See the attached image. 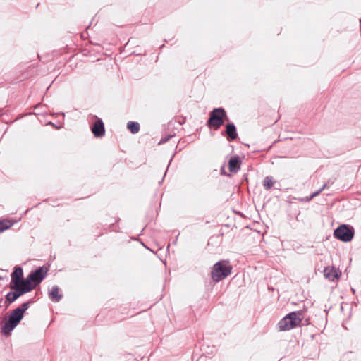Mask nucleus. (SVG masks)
I'll use <instances>...</instances> for the list:
<instances>
[{"mask_svg":"<svg viewBox=\"0 0 361 361\" xmlns=\"http://www.w3.org/2000/svg\"><path fill=\"white\" fill-rule=\"evenodd\" d=\"M11 289L15 290L14 292H9L6 295V299L9 303H12L16 301L20 296L25 294L20 286L18 288H11Z\"/></svg>","mask_w":361,"mask_h":361,"instance_id":"obj_8","label":"nucleus"},{"mask_svg":"<svg viewBox=\"0 0 361 361\" xmlns=\"http://www.w3.org/2000/svg\"><path fill=\"white\" fill-rule=\"evenodd\" d=\"M104 126L102 120H97L93 127L92 128V132L95 137H100L104 135Z\"/></svg>","mask_w":361,"mask_h":361,"instance_id":"obj_9","label":"nucleus"},{"mask_svg":"<svg viewBox=\"0 0 361 361\" xmlns=\"http://www.w3.org/2000/svg\"><path fill=\"white\" fill-rule=\"evenodd\" d=\"M324 275L326 279L329 281H334L335 279L338 278V271L334 267H327L324 270Z\"/></svg>","mask_w":361,"mask_h":361,"instance_id":"obj_11","label":"nucleus"},{"mask_svg":"<svg viewBox=\"0 0 361 361\" xmlns=\"http://www.w3.org/2000/svg\"><path fill=\"white\" fill-rule=\"evenodd\" d=\"M334 235L343 242H350L353 238L354 229L350 226L343 224L334 230Z\"/></svg>","mask_w":361,"mask_h":361,"instance_id":"obj_5","label":"nucleus"},{"mask_svg":"<svg viewBox=\"0 0 361 361\" xmlns=\"http://www.w3.org/2000/svg\"><path fill=\"white\" fill-rule=\"evenodd\" d=\"M49 297L51 301L58 302L62 298V295L59 293V288L57 286H54L51 288L49 293Z\"/></svg>","mask_w":361,"mask_h":361,"instance_id":"obj_13","label":"nucleus"},{"mask_svg":"<svg viewBox=\"0 0 361 361\" xmlns=\"http://www.w3.org/2000/svg\"><path fill=\"white\" fill-rule=\"evenodd\" d=\"M273 185L274 183L272 181L271 177L267 176L263 181V185L265 188V189H270L273 186Z\"/></svg>","mask_w":361,"mask_h":361,"instance_id":"obj_17","label":"nucleus"},{"mask_svg":"<svg viewBox=\"0 0 361 361\" xmlns=\"http://www.w3.org/2000/svg\"><path fill=\"white\" fill-rule=\"evenodd\" d=\"M302 321V313L292 312L284 317L278 324L280 331H288L298 326Z\"/></svg>","mask_w":361,"mask_h":361,"instance_id":"obj_2","label":"nucleus"},{"mask_svg":"<svg viewBox=\"0 0 361 361\" xmlns=\"http://www.w3.org/2000/svg\"><path fill=\"white\" fill-rule=\"evenodd\" d=\"M11 280L10 283V288L20 287V283L23 280V271L21 267H16L15 270L11 275Z\"/></svg>","mask_w":361,"mask_h":361,"instance_id":"obj_7","label":"nucleus"},{"mask_svg":"<svg viewBox=\"0 0 361 361\" xmlns=\"http://www.w3.org/2000/svg\"><path fill=\"white\" fill-rule=\"evenodd\" d=\"M128 129L133 134L139 132L140 125L137 122L130 121L127 124Z\"/></svg>","mask_w":361,"mask_h":361,"instance_id":"obj_15","label":"nucleus"},{"mask_svg":"<svg viewBox=\"0 0 361 361\" xmlns=\"http://www.w3.org/2000/svg\"><path fill=\"white\" fill-rule=\"evenodd\" d=\"M224 118H226L225 110L223 108H215L210 112L208 125L217 130L224 124Z\"/></svg>","mask_w":361,"mask_h":361,"instance_id":"obj_4","label":"nucleus"},{"mask_svg":"<svg viewBox=\"0 0 361 361\" xmlns=\"http://www.w3.org/2000/svg\"><path fill=\"white\" fill-rule=\"evenodd\" d=\"M23 314L20 309L13 310L8 317V320L1 326L4 334L8 336L23 319Z\"/></svg>","mask_w":361,"mask_h":361,"instance_id":"obj_3","label":"nucleus"},{"mask_svg":"<svg viewBox=\"0 0 361 361\" xmlns=\"http://www.w3.org/2000/svg\"><path fill=\"white\" fill-rule=\"evenodd\" d=\"M240 159L238 157H234L230 159L228 161V169L231 173H237L240 169Z\"/></svg>","mask_w":361,"mask_h":361,"instance_id":"obj_12","label":"nucleus"},{"mask_svg":"<svg viewBox=\"0 0 361 361\" xmlns=\"http://www.w3.org/2000/svg\"><path fill=\"white\" fill-rule=\"evenodd\" d=\"M232 270V267L228 261L221 260L216 262L212 271V279L216 282H219L228 276Z\"/></svg>","mask_w":361,"mask_h":361,"instance_id":"obj_1","label":"nucleus"},{"mask_svg":"<svg viewBox=\"0 0 361 361\" xmlns=\"http://www.w3.org/2000/svg\"><path fill=\"white\" fill-rule=\"evenodd\" d=\"M30 302H24L20 307L17 309H20L22 311V314L24 315L25 312L28 309Z\"/></svg>","mask_w":361,"mask_h":361,"instance_id":"obj_19","label":"nucleus"},{"mask_svg":"<svg viewBox=\"0 0 361 361\" xmlns=\"http://www.w3.org/2000/svg\"><path fill=\"white\" fill-rule=\"evenodd\" d=\"M35 287L36 286L35 283H33V281L30 279L28 276L25 279H23L20 283V288L25 293L30 292L34 288H35Z\"/></svg>","mask_w":361,"mask_h":361,"instance_id":"obj_10","label":"nucleus"},{"mask_svg":"<svg viewBox=\"0 0 361 361\" xmlns=\"http://www.w3.org/2000/svg\"><path fill=\"white\" fill-rule=\"evenodd\" d=\"M1 279V277L0 276V280Z\"/></svg>","mask_w":361,"mask_h":361,"instance_id":"obj_20","label":"nucleus"},{"mask_svg":"<svg viewBox=\"0 0 361 361\" xmlns=\"http://www.w3.org/2000/svg\"><path fill=\"white\" fill-rule=\"evenodd\" d=\"M47 271L48 269L47 267H42L35 271H32L28 275V277L33 281V283H35V286H37L46 277Z\"/></svg>","mask_w":361,"mask_h":361,"instance_id":"obj_6","label":"nucleus"},{"mask_svg":"<svg viewBox=\"0 0 361 361\" xmlns=\"http://www.w3.org/2000/svg\"><path fill=\"white\" fill-rule=\"evenodd\" d=\"M326 184H324L323 186L319 190L313 192L310 196L305 197L304 200L307 202L310 201L312 199L319 195L326 188Z\"/></svg>","mask_w":361,"mask_h":361,"instance_id":"obj_16","label":"nucleus"},{"mask_svg":"<svg viewBox=\"0 0 361 361\" xmlns=\"http://www.w3.org/2000/svg\"><path fill=\"white\" fill-rule=\"evenodd\" d=\"M226 133L231 140H235L238 137L236 128L233 123H228L226 126Z\"/></svg>","mask_w":361,"mask_h":361,"instance_id":"obj_14","label":"nucleus"},{"mask_svg":"<svg viewBox=\"0 0 361 361\" xmlns=\"http://www.w3.org/2000/svg\"><path fill=\"white\" fill-rule=\"evenodd\" d=\"M12 224L9 221H0V232H3L6 229L10 228Z\"/></svg>","mask_w":361,"mask_h":361,"instance_id":"obj_18","label":"nucleus"}]
</instances>
